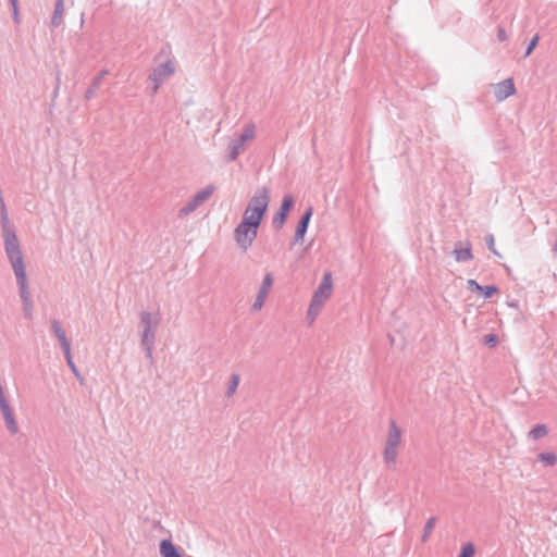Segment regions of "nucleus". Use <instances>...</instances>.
Listing matches in <instances>:
<instances>
[{
    "instance_id": "obj_1",
    "label": "nucleus",
    "mask_w": 557,
    "mask_h": 557,
    "mask_svg": "<svg viewBox=\"0 0 557 557\" xmlns=\"http://www.w3.org/2000/svg\"><path fill=\"white\" fill-rule=\"evenodd\" d=\"M1 234L8 261L13 270L22 301L23 313L26 319H32L34 304L28 288V278L20 240L14 224L7 214H0Z\"/></svg>"
},
{
    "instance_id": "obj_2",
    "label": "nucleus",
    "mask_w": 557,
    "mask_h": 557,
    "mask_svg": "<svg viewBox=\"0 0 557 557\" xmlns=\"http://www.w3.org/2000/svg\"><path fill=\"white\" fill-rule=\"evenodd\" d=\"M140 344L145 350L146 358L153 362V348L156 344L157 330L160 324V313L140 312Z\"/></svg>"
},
{
    "instance_id": "obj_3",
    "label": "nucleus",
    "mask_w": 557,
    "mask_h": 557,
    "mask_svg": "<svg viewBox=\"0 0 557 557\" xmlns=\"http://www.w3.org/2000/svg\"><path fill=\"white\" fill-rule=\"evenodd\" d=\"M401 430L395 420H391L383 451V460L387 469L394 470L397 463L398 449L401 444Z\"/></svg>"
},
{
    "instance_id": "obj_4",
    "label": "nucleus",
    "mask_w": 557,
    "mask_h": 557,
    "mask_svg": "<svg viewBox=\"0 0 557 557\" xmlns=\"http://www.w3.org/2000/svg\"><path fill=\"white\" fill-rule=\"evenodd\" d=\"M256 137V125L252 122L247 123L243 133L232 139L227 145V161L233 162L246 150V145Z\"/></svg>"
},
{
    "instance_id": "obj_5",
    "label": "nucleus",
    "mask_w": 557,
    "mask_h": 557,
    "mask_svg": "<svg viewBox=\"0 0 557 557\" xmlns=\"http://www.w3.org/2000/svg\"><path fill=\"white\" fill-rule=\"evenodd\" d=\"M259 227L249 224L248 222H242L234 230V240L237 247L246 252L253 244L257 238Z\"/></svg>"
},
{
    "instance_id": "obj_6",
    "label": "nucleus",
    "mask_w": 557,
    "mask_h": 557,
    "mask_svg": "<svg viewBox=\"0 0 557 557\" xmlns=\"http://www.w3.org/2000/svg\"><path fill=\"white\" fill-rule=\"evenodd\" d=\"M215 186L214 185H208L201 190L197 191L194 197L180 209L178 216L183 218L190 213H193L195 210H197L202 203H205L211 195L214 193Z\"/></svg>"
},
{
    "instance_id": "obj_7",
    "label": "nucleus",
    "mask_w": 557,
    "mask_h": 557,
    "mask_svg": "<svg viewBox=\"0 0 557 557\" xmlns=\"http://www.w3.org/2000/svg\"><path fill=\"white\" fill-rule=\"evenodd\" d=\"M333 290V281H332V274L330 272H325L323 274V277L318 286V288L314 290L311 301V305H315L319 307H323L325 301L331 297Z\"/></svg>"
},
{
    "instance_id": "obj_8",
    "label": "nucleus",
    "mask_w": 557,
    "mask_h": 557,
    "mask_svg": "<svg viewBox=\"0 0 557 557\" xmlns=\"http://www.w3.org/2000/svg\"><path fill=\"white\" fill-rule=\"evenodd\" d=\"M175 72V66L172 60L156 66L149 75V79L153 83L152 92L156 94L165 79L172 76Z\"/></svg>"
},
{
    "instance_id": "obj_9",
    "label": "nucleus",
    "mask_w": 557,
    "mask_h": 557,
    "mask_svg": "<svg viewBox=\"0 0 557 557\" xmlns=\"http://www.w3.org/2000/svg\"><path fill=\"white\" fill-rule=\"evenodd\" d=\"M293 206H294V198H293V196L292 195H285L283 197V200H282V203H281V207H280L278 211L275 213V215L272 219V226H273V228L278 231V230H281L284 226V224L286 222V219L288 216V213L292 210Z\"/></svg>"
},
{
    "instance_id": "obj_10",
    "label": "nucleus",
    "mask_w": 557,
    "mask_h": 557,
    "mask_svg": "<svg viewBox=\"0 0 557 557\" xmlns=\"http://www.w3.org/2000/svg\"><path fill=\"white\" fill-rule=\"evenodd\" d=\"M270 202L269 190L262 188L258 190L249 200L248 207L258 212V218L264 216Z\"/></svg>"
},
{
    "instance_id": "obj_11",
    "label": "nucleus",
    "mask_w": 557,
    "mask_h": 557,
    "mask_svg": "<svg viewBox=\"0 0 557 557\" xmlns=\"http://www.w3.org/2000/svg\"><path fill=\"white\" fill-rule=\"evenodd\" d=\"M272 285H273V276L271 273H267L264 275L262 284L258 290L256 299L251 306V309L253 311H259L262 309V307L265 302V299L271 290Z\"/></svg>"
},
{
    "instance_id": "obj_12",
    "label": "nucleus",
    "mask_w": 557,
    "mask_h": 557,
    "mask_svg": "<svg viewBox=\"0 0 557 557\" xmlns=\"http://www.w3.org/2000/svg\"><path fill=\"white\" fill-rule=\"evenodd\" d=\"M312 214H313V208H312V206H309L306 209V211L304 212V214L301 215L300 220L298 221L295 236H294V243H299V242L304 240V237L307 233Z\"/></svg>"
},
{
    "instance_id": "obj_13",
    "label": "nucleus",
    "mask_w": 557,
    "mask_h": 557,
    "mask_svg": "<svg viewBox=\"0 0 557 557\" xmlns=\"http://www.w3.org/2000/svg\"><path fill=\"white\" fill-rule=\"evenodd\" d=\"M516 92V87L512 78H507L499 82L495 87V98L498 101L507 99Z\"/></svg>"
},
{
    "instance_id": "obj_14",
    "label": "nucleus",
    "mask_w": 557,
    "mask_h": 557,
    "mask_svg": "<svg viewBox=\"0 0 557 557\" xmlns=\"http://www.w3.org/2000/svg\"><path fill=\"white\" fill-rule=\"evenodd\" d=\"M0 411H1L2 416H3V419H4L5 426H7L8 431L12 435L16 434L18 432V425L16 423V420H15V417H14V412H13L10 404L0 407Z\"/></svg>"
},
{
    "instance_id": "obj_15",
    "label": "nucleus",
    "mask_w": 557,
    "mask_h": 557,
    "mask_svg": "<svg viewBox=\"0 0 557 557\" xmlns=\"http://www.w3.org/2000/svg\"><path fill=\"white\" fill-rule=\"evenodd\" d=\"M453 256L457 262H467L473 259V255L471 251V244L467 242L465 247H458L453 250Z\"/></svg>"
},
{
    "instance_id": "obj_16",
    "label": "nucleus",
    "mask_w": 557,
    "mask_h": 557,
    "mask_svg": "<svg viewBox=\"0 0 557 557\" xmlns=\"http://www.w3.org/2000/svg\"><path fill=\"white\" fill-rule=\"evenodd\" d=\"M160 555L161 557H182L177 547L168 539L160 543Z\"/></svg>"
},
{
    "instance_id": "obj_17",
    "label": "nucleus",
    "mask_w": 557,
    "mask_h": 557,
    "mask_svg": "<svg viewBox=\"0 0 557 557\" xmlns=\"http://www.w3.org/2000/svg\"><path fill=\"white\" fill-rule=\"evenodd\" d=\"M109 74L107 70H102L92 81L91 85L85 92L86 99H91L96 90L101 86L102 79Z\"/></svg>"
},
{
    "instance_id": "obj_18",
    "label": "nucleus",
    "mask_w": 557,
    "mask_h": 557,
    "mask_svg": "<svg viewBox=\"0 0 557 557\" xmlns=\"http://www.w3.org/2000/svg\"><path fill=\"white\" fill-rule=\"evenodd\" d=\"M262 219L263 216L258 218V212L247 206L243 213L242 222H248L249 224L259 227Z\"/></svg>"
},
{
    "instance_id": "obj_19",
    "label": "nucleus",
    "mask_w": 557,
    "mask_h": 557,
    "mask_svg": "<svg viewBox=\"0 0 557 557\" xmlns=\"http://www.w3.org/2000/svg\"><path fill=\"white\" fill-rule=\"evenodd\" d=\"M51 329L54 335L57 336L60 346L70 342L66 337L65 331L63 330L61 323L58 320L53 319L51 321Z\"/></svg>"
},
{
    "instance_id": "obj_20",
    "label": "nucleus",
    "mask_w": 557,
    "mask_h": 557,
    "mask_svg": "<svg viewBox=\"0 0 557 557\" xmlns=\"http://www.w3.org/2000/svg\"><path fill=\"white\" fill-rule=\"evenodd\" d=\"M64 4L55 3L53 14L51 16V25L59 27L63 22Z\"/></svg>"
},
{
    "instance_id": "obj_21",
    "label": "nucleus",
    "mask_w": 557,
    "mask_h": 557,
    "mask_svg": "<svg viewBox=\"0 0 557 557\" xmlns=\"http://www.w3.org/2000/svg\"><path fill=\"white\" fill-rule=\"evenodd\" d=\"M239 382H240L239 374H237V373L231 374L227 389H226L227 397H232L236 393Z\"/></svg>"
},
{
    "instance_id": "obj_22",
    "label": "nucleus",
    "mask_w": 557,
    "mask_h": 557,
    "mask_svg": "<svg viewBox=\"0 0 557 557\" xmlns=\"http://www.w3.org/2000/svg\"><path fill=\"white\" fill-rule=\"evenodd\" d=\"M436 521H437V519L435 517H431L425 522L424 528H423V533H422V536H421V541L423 543H425L429 540V537L432 534L433 529H434V527L436 524Z\"/></svg>"
},
{
    "instance_id": "obj_23",
    "label": "nucleus",
    "mask_w": 557,
    "mask_h": 557,
    "mask_svg": "<svg viewBox=\"0 0 557 557\" xmlns=\"http://www.w3.org/2000/svg\"><path fill=\"white\" fill-rule=\"evenodd\" d=\"M547 428L544 424L535 425L530 432L529 437L533 441L544 437L547 434Z\"/></svg>"
},
{
    "instance_id": "obj_24",
    "label": "nucleus",
    "mask_w": 557,
    "mask_h": 557,
    "mask_svg": "<svg viewBox=\"0 0 557 557\" xmlns=\"http://www.w3.org/2000/svg\"><path fill=\"white\" fill-rule=\"evenodd\" d=\"M537 458L548 467L554 466L557 461V457L554 453H541Z\"/></svg>"
},
{
    "instance_id": "obj_25",
    "label": "nucleus",
    "mask_w": 557,
    "mask_h": 557,
    "mask_svg": "<svg viewBox=\"0 0 557 557\" xmlns=\"http://www.w3.org/2000/svg\"><path fill=\"white\" fill-rule=\"evenodd\" d=\"M321 307L319 306H315V305H309V308H308V311H307V319L309 321V323L311 324L315 318L319 315L320 311H321Z\"/></svg>"
},
{
    "instance_id": "obj_26",
    "label": "nucleus",
    "mask_w": 557,
    "mask_h": 557,
    "mask_svg": "<svg viewBox=\"0 0 557 557\" xmlns=\"http://www.w3.org/2000/svg\"><path fill=\"white\" fill-rule=\"evenodd\" d=\"M474 546L471 543L463 545L461 553L458 557H473Z\"/></svg>"
},
{
    "instance_id": "obj_27",
    "label": "nucleus",
    "mask_w": 557,
    "mask_h": 557,
    "mask_svg": "<svg viewBox=\"0 0 557 557\" xmlns=\"http://www.w3.org/2000/svg\"><path fill=\"white\" fill-rule=\"evenodd\" d=\"M61 348L63 350L66 363L67 364L73 363L74 361H73V357H72V354H71V344H70V342L66 343V344L61 345Z\"/></svg>"
},
{
    "instance_id": "obj_28",
    "label": "nucleus",
    "mask_w": 557,
    "mask_h": 557,
    "mask_svg": "<svg viewBox=\"0 0 557 557\" xmlns=\"http://www.w3.org/2000/svg\"><path fill=\"white\" fill-rule=\"evenodd\" d=\"M482 288H483V290H480V292L483 293V296L485 298L492 297L498 290L495 285H485V286H482Z\"/></svg>"
},
{
    "instance_id": "obj_29",
    "label": "nucleus",
    "mask_w": 557,
    "mask_h": 557,
    "mask_svg": "<svg viewBox=\"0 0 557 557\" xmlns=\"http://www.w3.org/2000/svg\"><path fill=\"white\" fill-rule=\"evenodd\" d=\"M539 40H540V36L537 34L534 35V37L530 40V42L528 45V48H527V51H525V54H524L525 57H528V55H530L532 53V51L537 46Z\"/></svg>"
},
{
    "instance_id": "obj_30",
    "label": "nucleus",
    "mask_w": 557,
    "mask_h": 557,
    "mask_svg": "<svg viewBox=\"0 0 557 557\" xmlns=\"http://www.w3.org/2000/svg\"><path fill=\"white\" fill-rule=\"evenodd\" d=\"M485 242H486V245L488 247V249L494 253V255H499L497 252V250L495 249V239H494V236L492 234H488L486 237H485Z\"/></svg>"
},
{
    "instance_id": "obj_31",
    "label": "nucleus",
    "mask_w": 557,
    "mask_h": 557,
    "mask_svg": "<svg viewBox=\"0 0 557 557\" xmlns=\"http://www.w3.org/2000/svg\"><path fill=\"white\" fill-rule=\"evenodd\" d=\"M67 366H69V368L71 369V371L73 372V374L75 375V377L81 382V384H83L84 379H83V376L81 375V373H79V371H78L77 367L75 366V363L73 362V363H70V364H67Z\"/></svg>"
},
{
    "instance_id": "obj_32",
    "label": "nucleus",
    "mask_w": 557,
    "mask_h": 557,
    "mask_svg": "<svg viewBox=\"0 0 557 557\" xmlns=\"http://www.w3.org/2000/svg\"><path fill=\"white\" fill-rule=\"evenodd\" d=\"M468 287L471 290H476V292L483 290L482 285H480L475 280H469Z\"/></svg>"
},
{
    "instance_id": "obj_33",
    "label": "nucleus",
    "mask_w": 557,
    "mask_h": 557,
    "mask_svg": "<svg viewBox=\"0 0 557 557\" xmlns=\"http://www.w3.org/2000/svg\"><path fill=\"white\" fill-rule=\"evenodd\" d=\"M497 38H498L499 41L507 40L508 36L506 34V30L503 27L498 28V30H497Z\"/></svg>"
},
{
    "instance_id": "obj_34",
    "label": "nucleus",
    "mask_w": 557,
    "mask_h": 557,
    "mask_svg": "<svg viewBox=\"0 0 557 557\" xmlns=\"http://www.w3.org/2000/svg\"><path fill=\"white\" fill-rule=\"evenodd\" d=\"M485 342L487 344L495 345V344H497L498 338H497V336L495 334H488V335L485 336Z\"/></svg>"
},
{
    "instance_id": "obj_35",
    "label": "nucleus",
    "mask_w": 557,
    "mask_h": 557,
    "mask_svg": "<svg viewBox=\"0 0 557 557\" xmlns=\"http://www.w3.org/2000/svg\"><path fill=\"white\" fill-rule=\"evenodd\" d=\"M10 3L13 8L14 20L17 22V0H10Z\"/></svg>"
},
{
    "instance_id": "obj_36",
    "label": "nucleus",
    "mask_w": 557,
    "mask_h": 557,
    "mask_svg": "<svg viewBox=\"0 0 557 557\" xmlns=\"http://www.w3.org/2000/svg\"><path fill=\"white\" fill-rule=\"evenodd\" d=\"M7 207H0V214H7Z\"/></svg>"
},
{
    "instance_id": "obj_37",
    "label": "nucleus",
    "mask_w": 557,
    "mask_h": 557,
    "mask_svg": "<svg viewBox=\"0 0 557 557\" xmlns=\"http://www.w3.org/2000/svg\"><path fill=\"white\" fill-rule=\"evenodd\" d=\"M55 3L64 4V0H57Z\"/></svg>"
},
{
    "instance_id": "obj_38",
    "label": "nucleus",
    "mask_w": 557,
    "mask_h": 557,
    "mask_svg": "<svg viewBox=\"0 0 557 557\" xmlns=\"http://www.w3.org/2000/svg\"><path fill=\"white\" fill-rule=\"evenodd\" d=\"M554 251L557 252V243L554 245Z\"/></svg>"
}]
</instances>
